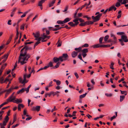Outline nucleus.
I'll use <instances>...</instances> for the list:
<instances>
[{
	"label": "nucleus",
	"instance_id": "nucleus-55",
	"mask_svg": "<svg viewBox=\"0 0 128 128\" xmlns=\"http://www.w3.org/2000/svg\"><path fill=\"white\" fill-rule=\"evenodd\" d=\"M40 43V42H39V41H37V42H36V43L34 45V48L35 46H37V45L38 44H39Z\"/></svg>",
	"mask_w": 128,
	"mask_h": 128
},
{
	"label": "nucleus",
	"instance_id": "nucleus-24",
	"mask_svg": "<svg viewBox=\"0 0 128 128\" xmlns=\"http://www.w3.org/2000/svg\"><path fill=\"white\" fill-rule=\"evenodd\" d=\"M44 0H41L39 1L38 4V6H42V4L44 2Z\"/></svg>",
	"mask_w": 128,
	"mask_h": 128
},
{
	"label": "nucleus",
	"instance_id": "nucleus-50",
	"mask_svg": "<svg viewBox=\"0 0 128 128\" xmlns=\"http://www.w3.org/2000/svg\"><path fill=\"white\" fill-rule=\"evenodd\" d=\"M115 6L116 7H118L120 6V2H118L116 3Z\"/></svg>",
	"mask_w": 128,
	"mask_h": 128
},
{
	"label": "nucleus",
	"instance_id": "nucleus-42",
	"mask_svg": "<svg viewBox=\"0 0 128 128\" xmlns=\"http://www.w3.org/2000/svg\"><path fill=\"white\" fill-rule=\"evenodd\" d=\"M117 34L118 35H121L124 34V33L123 32H117Z\"/></svg>",
	"mask_w": 128,
	"mask_h": 128
},
{
	"label": "nucleus",
	"instance_id": "nucleus-9",
	"mask_svg": "<svg viewBox=\"0 0 128 128\" xmlns=\"http://www.w3.org/2000/svg\"><path fill=\"white\" fill-rule=\"evenodd\" d=\"M121 38L124 40V41L125 42H128V39H127V38L126 36L122 35Z\"/></svg>",
	"mask_w": 128,
	"mask_h": 128
},
{
	"label": "nucleus",
	"instance_id": "nucleus-18",
	"mask_svg": "<svg viewBox=\"0 0 128 128\" xmlns=\"http://www.w3.org/2000/svg\"><path fill=\"white\" fill-rule=\"evenodd\" d=\"M53 81L56 82V84L58 86H59L61 84V82L59 80H56V79H54L53 80Z\"/></svg>",
	"mask_w": 128,
	"mask_h": 128
},
{
	"label": "nucleus",
	"instance_id": "nucleus-57",
	"mask_svg": "<svg viewBox=\"0 0 128 128\" xmlns=\"http://www.w3.org/2000/svg\"><path fill=\"white\" fill-rule=\"evenodd\" d=\"M78 17H81L82 16V13H78Z\"/></svg>",
	"mask_w": 128,
	"mask_h": 128
},
{
	"label": "nucleus",
	"instance_id": "nucleus-19",
	"mask_svg": "<svg viewBox=\"0 0 128 128\" xmlns=\"http://www.w3.org/2000/svg\"><path fill=\"white\" fill-rule=\"evenodd\" d=\"M74 50L76 51H77L76 52H77L78 53V52H80L82 50V48L81 47H80L78 48H75L74 49Z\"/></svg>",
	"mask_w": 128,
	"mask_h": 128
},
{
	"label": "nucleus",
	"instance_id": "nucleus-5",
	"mask_svg": "<svg viewBox=\"0 0 128 128\" xmlns=\"http://www.w3.org/2000/svg\"><path fill=\"white\" fill-rule=\"evenodd\" d=\"M92 18L93 20V22H95L99 21L100 18L97 15L95 17H94V16H92Z\"/></svg>",
	"mask_w": 128,
	"mask_h": 128
},
{
	"label": "nucleus",
	"instance_id": "nucleus-63",
	"mask_svg": "<svg viewBox=\"0 0 128 128\" xmlns=\"http://www.w3.org/2000/svg\"><path fill=\"white\" fill-rule=\"evenodd\" d=\"M0 126L1 128H5L4 127V126L3 125V124L2 123H0Z\"/></svg>",
	"mask_w": 128,
	"mask_h": 128
},
{
	"label": "nucleus",
	"instance_id": "nucleus-3",
	"mask_svg": "<svg viewBox=\"0 0 128 128\" xmlns=\"http://www.w3.org/2000/svg\"><path fill=\"white\" fill-rule=\"evenodd\" d=\"M32 49V48L29 47L28 46L26 45L24 46V47L21 49L20 51V52H23L22 51L24 50L25 49V52H26V51L27 50H31Z\"/></svg>",
	"mask_w": 128,
	"mask_h": 128
},
{
	"label": "nucleus",
	"instance_id": "nucleus-49",
	"mask_svg": "<svg viewBox=\"0 0 128 128\" xmlns=\"http://www.w3.org/2000/svg\"><path fill=\"white\" fill-rule=\"evenodd\" d=\"M89 46L88 44H85L82 46V47L87 48Z\"/></svg>",
	"mask_w": 128,
	"mask_h": 128
},
{
	"label": "nucleus",
	"instance_id": "nucleus-38",
	"mask_svg": "<svg viewBox=\"0 0 128 128\" xmlns=\"http://www.w3.org/2000/svg\"><path fill=\"white\" fill-rule=\"evenodd\" d=\"M114 64L113 62H112L111 64L110 65V68L112 69H114V68L113 67V65H114Z\"/></svg>",
	"mask_w": 128,
	"mask_h": 128
},
{
	"label": "nucleus",
	"instance_id": "nucleus-22",
	"mask_svg": "<svg viewBox=\"0 0 128 128\" xmlns=\"http://www.w3.org/2000/svg\"><path fill=\"white\" fill-rule=\"evenodd\" d=\"M13 89V88L12 87L10 88L8 90H6V93L7 94H8L11 92V91Z\"/></svg>",
	"mask_w": 128,
	"mask_h": 128
},
{
	"label": "nucleus",
	"instance_id": "nucleus-44",
	"mask_svg": "<svg viewBox=\"0 0 128 128\" xmlns=\"http://www.w3.org/2000/svg\"><path fill=\"white\" fill-rule=\"evenodd\" d=\"M109 36L108 35H107L105 36L104 38V40L105 42L107 41L109 38Z\"/></svg>",
	"mask_w": 128,
	"mask_h": 128
},
{
	"label": "nucleus",
	"instance_id": "nucleus-52",
	"mask_svg": "<svg viewBox=\"0 0 128 128\" xmlns=\"http://www.w3.org/2000/svg\"><path fill=\"white\" fill-rule=\"evenodd\" d=\"M86 25V24L85 23V22L84 23H80V24H79V25L80 26H85Z\"/></svg>",
	"mask_w": 128,
	"mask_h": 128
},
{
	"label": "nucleus",
	"instance_id": "nucleus-33",
	"mask_svg": "<svg viewBox=\"0 0 128 128\" xmlns=\"http://www.w3.org/2000/svg\"><path fill=\"white\" fill-rule=\"evenodd\" d=\"M42 36L44 37V39L46 38H48V39H49L50 37V36H47L46 35H45V34L44 33H43Z\"/></svg>",
	"mask_w": 128,
	"mask_h": 128
},
{
	"label": "nucleus",
	"instance_id": "nucleus-62",
	"mask_svg": "<svg viewBox=\"0 0 128 128\" xmlns=\"http://www.w3.org/2000/svg\"><path fill=\"white\" fill-rule=\"evenodd\" d=\"M68 9V6H66L65 8V9L63 11V12H65Z\"/></svg>",
	"mask_w": 128,
	"mask_h": 128
},
{
	"label": "nucleus",
	"instance_id": "nucleus-41",
	"mask_svg": "<svg viewBox=\"0 0 128 128\" xmlns=\"http://www.w3.org/2000/svg\"><path fill=\"white\" fill-rule=\"evenodd\" d=\"M19 32L17 31L16 34V37L14 39V42H15L16 40L18 39V37Z\"/></svg>",
	"mask_w": 128,
	"mask_h": 128
},
{
	"label": "nucleus",
	"instance_id": "nucleus-31",
	"mask_svg": "<svg viewBox=\"0 0 128 128\" xmlns=\"http://www.w3.org/2000/svg\"><path fill=\"white\" fill-rule=\"evenodd\" d=\"M57 47H58L60 46L62 44V42L60 41L59 40H58V42L57 43Z\"/></svg>",
	"mask_w": 128,
	"mask_h": 128
},
{
	"label": "nucleus",
	"instance_id": "nucleus-34",
	"mask_svg": "<svg viewBox=\"0 0 128 128\" xmlns=\"http://www.w3.org/2000/svg\"><path fill=\"white\" fill-rule=\"evenodd\" d=\"M125 97L124 96H120V101L122 102L124 99Z\"/></svg>",
	"mask_w": 128,
	"mask_h": 128
},
{
	"label": "nucleus",
	"instance_id": "nucleus-14",
	"mask_svg": "<svg viewBox=\"0 0 128 128\" xmlns=\"http://www.w3.org/2000/svg\"><path fill=\"white\" fill-rule=\"evenodd\" d=\"M10 53V51H8L6 54H5L3 56H2V58H6V59H7Z\"/></svg>",
	"mask_w": 128,
	"mask_h": 128
},
{
	"label": "nucleus",
	"instance_id": "nucleus-35",
	"mask_svg": "<svg viewBox=\"0 0 128 128\" xmlns=\"http://www.w3.org/2000/svg\"><path fill=\"white\" fill-rule=\"evenodd\" d=\"M7 65L6 64H4V65H3L2 66L0 70H2V71H3V69L5 68L6 66Z\"/></svg>",
	"mask_w": 128,
	"mask_h": 128
},
{
	"label": "nucleus",
	"instance_id": "nucleus-54",
	"mask_svg": "<svg viewBox=\"0 0 128 128\" xmlns=\"http://www.w3.org/2000/svg\"><path fill=\"white\" fill-rule=\"evenodd\" d=\"M103 38H100L99 39V42L100 44H102V41L103 40Z\"/></svg>",
	"mask_w": 128,
	"mask_h": 128
},
{
	"label": "nucleus",
	"instance_id": "nucleus-48",
	"mask_svg": "<svg viewBox=\"0 0 128 128\" xmlns=\"http://www.w3.org/2000/svg\"><path fill=\"white\" fill-rule=\"evenodd\" d=\"M105 94L106 96H107L108 97H111L112 95V94L111 93H110V94H107V93H106V94Z\"/></svg>",
	"mask_w": 128,
	"mask_h": 128
},
{
	"label": "nucleus",
	"instance_id": "nucleus-29",
	"mask_svg": "<svg viewBox=\"0 0 128 128\" xmlns=\"http://www.w3.org/2000/svg\"><path fill=\"white\" fill-rule=\"evenodd\" d=\"M57 23L59 24H62L64 23L63 21H62L61 20H58L57 22Z\"/></svg>",
	"mask_w": 128,
	"mask_h": 128
},
{
	"label": "nucleus",
	"instance_id": "nucleus-1",
	"mask_svg": "<svg viewBox=\"0 0 128 128\" xmlns=\"http://www.w3.org/2000/svg\"><path fill=\"white\" fill-rule=\"evenodd\" d=\"M27 52H20L18 62H20L22 65H23L27 62L28 59L30 57V55L29 54H26Z\"/></svg>",
	"mask_w": 128,
	"mask_h": 128
},
{
	"label": "nucleus",
	"instance_id": "nucleus-12",
	"mask_svg": "<svg viewBox=\"0 0 128 128\" xmlns=\"http://www.w3.org/2000/svg\"><path fill=\"white\" fill-rule=\"evenodd\" d=\"M13 102L17 103H21L22 102V100L21 99H18L16 98L15 100Z\"/></svg>",
	"mask_w": 128,
	"mask_h": 128
},
{
	"label": "nucleus",
	"instance_id": "nucleus-11",
	"mask_svg": "<svg viewBox=\"0 0 128 128\" xmlns=\"http://www.w3.org/2000/svg\"><path fill=\"white\" fill-rule=\"evenodd\" d=\"M78 54V53L77 52L75 51H74L72 52L71 53V55L72 57L73 58H75L77 55Z\"/></svg>",
	"mask_w": 128,
	"mask_h": 128
},
{
	"label": "nucleus",
	"instance_id": "nucleus-17",
	"mask_svg": "<svg viewBox=\"0 0 128 128\" xmlns=\"http://www.w3.org/2000/svg\"><path fill=\"white\" fill-rule=\"evenodd\" d=\"M25 91V89L24 88H22L21 90H18L17 92V94H18L19 93L22 94L23 92H24Z\"/></svg>",
	"mask_w": 128,
	"mask_h": 128
},
{
	"label": "nucleus",
	"instance_id": "nucleus-13",
	"mask_svg": "<svg viewBox=\"0 0 128 128\" xmlns=\"http://www.w3.org/2000/svg\"><path fill=\"white\" fill-rule=\"evenodd\" d=\"M114 9V11L116 10V8L114 6H112L110 7L108 9V11L109 12L112 10Z\"/></svg>",
	"mask_w": 128,
	"mask_h": 128
},
{
	"label": "nucleus",
	"instance_id": "nucleus-15",
	"mask_svg": "<svg viewBox=\"0 0 128 128\" xmlns=\"http://www.w3.org/2000/svg\"><path fill=\"white\" fill-rule=\"evenodd\" d=\"M71 18H65L63 20L64 23L65 24L70 21L71 20Z\"/></svg>",
	"mask_w": 128,
	"mask_h": 128
},
{
	"label": "nucleus",
	"instance_id": "nucleus-8",
	"mask_svg": "<svg viewBox=\"0 0 128 128\" xmlns=\"http://www.w3.org/2000/svg\"><path fill=\"white\" fill-rule=\"evenodd\" d=\"M15 98L16 96H10L7 99L9 102H13L15 100Z\"/></svg>",
	"mask_w": 128,
	"mask_h": 128
},
{
	"label": "nucleus",
	"instance_id": "nucleus-23",
	"mask_svg": "<svg viewBox=\"0 0 128 128\" xmlns=\"http://www.w3.org/2000/svg\"><path fill=\"white\" fill-rule=\"evenodd\" d=\"M53 28L52 27H49L48 28L49 30H52L53 31H56L59 30L58 28H56L54 29H52V28Z\"/></svg>",
	"mask_w": 128,
	"mask_h": 128
},
{
	"label": "nucleus",
	"instance_id": "nucleus-4",
	"mask_svg": "<svg viewBox=\"0 0 128 128\" xmlns=\"http://www.w3.org/2000/svg\"><path fill=\"white\" fill-rule=\"evenodd\" d=\"M62 57V58L64 60H65L67 59L68 57V56L67 54H63L62 56H60Z\"/></svg>",
	"mask_w": 128,
	"mask_h": 128
},
{
	"label": "nucleus",
	"instance_id": "nucleus-28",
	"mask_svg": "<svg viewBox=\"0 0 128 128\" xmlns=\"http://www.w3.org/2000/svg\"><path fill=\"white\" fill-rule=\"evenodd\" d=\"M100 44H95L93 46V47L94 48H100Z\"/></svg>",
	"mask_w": 128,
	"mask_h": 128
},
{
	"label": "nucleus",
	"instance_id": "nucleus-25",
	"mask_svg": "<svg viewBox=\"0 0 128 128\" xmlns=\"http://www.w3.org/2000/svg\"><path fill=\"white\" fill-rule=\"evenodd\" d=\"M93 22L90 21H88L85 22L86 24L89 25L90 24H92L94 23Z\"/></svg>",
	"mask_w": 128,
	"mask_h": 128
},
{
	"label": "nucleus",
	"instance_id": "nucleus-7",
	"mask_svg": "<svg viewBox=\"0 0 128 128\" xmlns=\"http://www.w3.org/2000/svg\"><path fill=\"white\" fill-rule=\"evenodd\" d=\"M73 22H70L68 23V24L70 25V26L72 27H74L76 26L78 24V22H74V23Z\"/></svg>",
	"mask_w": 128,
	"mask_h": 128
},
{
	"label": "nucleus",
	"instance_id": "nucleus-47",
	"mask_svg": "<svg viewBox=\"0 0 128 128\" xmlns=\"http://www.w3.org/2000/svg\"><path fill=\"white\" fill-rule=\"evenodd\" d=\"M9 120V118L8 116H6L4 119V121H6V122H8Z\"/></svg>",
	"mask_w": 128,
	"mask_h": 128
},
{
	"label": "nucleus",
	"instance_id": "nucleus-39",
	"mask_svg": "<svg viewBox=\"0 0 128 128\" xmlns=\"http://www.w3.org/2000/svg\"><path fill=\"white\" fill-rule=\"evenodd\" d=\"M60 62H58L57 63L56 65L54 66V67L55 68H58L59 66V65H60Z\"/></svg>",
	"mask_w": 128,
	"mask_h": 128
},
{
	"label": "nucleus",
	"instance_id": "nucleus-40",
	"mask_svg": "<svg viewBox=\"0 0 128 128\" xmlns=\"http://www.w3.org/2000/svg\"><path fill=\"white\" fill-rule=\"evenodd\" d=\"M48 65L49 67H51L52 66H53L52 62H50L48 64Z\"/></svg>",
	"mask_w": 128,
	"mask_h": 128
},
{
	"label": "nucleus",
	"instance_id": "nucleus-27",
	"mask_svg": "<svg viewBox=\"0 0 128 128\" xmlns=\"http://www.w3.org/2000/svg\"><path fill=\"white\" fill-rule=\"evenodd\" d=\"M26 75H24V79L22 81V84H24L27 82H28L27 81H26Z\"/></svg>",
	"mask_w": 128,
	"mask_h": 128
},
{
	"label": "nucleus",
	"instance_id": "nucleus-20",
	"mask_svg": "<svg viewBox=\"0 0 128 128\" xmlns=\"http://www.w3.org/2000/svg\"><path fill=\"white\" fill-rule=\"evenodd\" d=\"M24 107V106L22 104H18V110L20 111L21 110V107L23 108Z\"/></svg>",
	"mask_w": 128,
	"mask_h": 128
},
{
	"label": "nucleus",
	"instance_id": "nucleus-43",
	"mask_svg": "<svg viewBox=\"0 0 128 128\" xmlns=\"http://www.w3.org/2000/svg\"><path fill=\"white\" fill-rule=\"evenodd\" d=\"M78 58L81 60H82L83 62H84V61L82 59V55L81 54H78Z\"/></svg>",
	"mask_w": 128,
	"mask_h": 128
},
{
	"label": "nucleus",
	"instance_id": "nucleus-32",
	"mask_svg": "<svg viewBox=\"0 0 128 128\" xmlns=\"http://www.w3.org/2000/svg\"><path fill=\"white\" fill-rule=\"evenodd\" d=\"M4 78L3 76L0 77V82L1 84H2L4 82Z\"/></svg>",
	"mask_w": 128,
	"mask_h": 128
},
{
	"label": "nucleus",
	"instance_id": "nucleus-59",
	"mask_svg": "<svg viewBox=\"0 0 128 128\" xmlns=\"http://www.w3.org/2000/svg\"><path fill=\"white\" fill-rule=\"evenodd\" d=\"M74 75L77 78H78L79 77V76L78 74L76 72L74 73Z\"/></svg>",
	"mask_w": 128,
	"mask_h": 128
},
{
	"label": "nucleus",
	"instance_id": "nucleus-64",
	"mask_svg": "<svg viewBox=\"0 0 128 128\" xmlns=\"http://www.w3.org/2000/svg\"><path fill=\"white\" fill-rule=\"evenodd\" d=\"M32 118V117H31L30 116L29 117H28L26 118V120H28L31 119Z\"/></svg>",
	"mask_w": 128,
	"mask_h": 128
},
{
	"label": "nucleus",
	"instance_id": "nucleus-45",
	"mask_svg": "<svg viewBox=\"0 0 128 128\" xmlns=\"http://www.w3.org/2000/svg\"><path fill=\"white\" fill-rule=\"evenodd\" d=\"M25 25V24H23L20 26V29L21 30H24V26Z\"/></svg>",
	"mask_w": 128,
	"mask_h": 128
},
{
	"label": "nucleus",
	"instance_id": "nucleus-53",
	"mask_svg": "<svg viewBox=\"0 0 128 128\" xmlns=\"http://www.w3.org/2000/svg\"><path fill=\"white\" fill-rule=\"evenodd\" d=\"M52 83V81L50 82L48 84V86L49 87L52 86H53Z\"/></svg>",
	"mask_w": 128,
	"mask_h": 128
},
{
	"label": "nucleus",
	"instance_id": "nucleus-30",
	"mask_svg": "<svg viewBox=\"0 0 128 128\" xmlns=\"http://www.w3.org/2000/svg\"><path fill=\"white\" fill-rule=\"evenodd\" d=\"M16 114H15L14 116V119L12 124H13L14 122L16 120Z\"/></svg>",
	"mask_w": 128,
	"mask_h": 128
},
{
	"label": "nucleus",
	"instance_id": "nucleus-56",
	"mask_svg": "<svg viewBox=\"0 0 128 128\" xmlns=\"http://www.w3.org/2000/svg\"><path fill=\"white\" fill-rule=\"evenodd\" d=\"M82 56L84 58H85L87 55V54L86 53H82Z\"/></svg>",
	"mask_w": 128,
	"mask_h": 128
},
{
	"label": "nucleus",
	"instance_id": "nucleus-21",
	"mask_svg": "<svg viewBox=\"0 0 128 128\" xmlns=\"http://www.w3.org/2000/svg\"><path fill=\"white\" fill-rule=\"evenodd\" d=\"M42 37H38V38H36L35 39V40H38V41H39V42H40V41L41 40H44V38L42 36Z\"/></svg>",
	"mask_w": 128,
	"mask_h": 128
},
{
	"label": "nucleus",
	"instance_id": "nucleus-16",
	"mask_svg": "<svg viewBox=\"0 0 128 128\" xmlns=\"http://www.w3.org/2000/svg\"><path fill=\"white\" fill-rule=\"evenodd\" d=\"M56 1V0H52V2H50L49 4V7H50L53 6L55 3Z\"/></svg>",
	"mask_w": 128,
	"mask_h": 128
},
{
	"label": "nucleus",
	"instance_id": "nucleus-58",
	"mask_svg": "<svg viewBox=\"0 0 128 128\" xmlns=\"http://www.w3.org/2000/svg\"><path fill=\"white\" fill-rule=\"evenodd\" d=\"M33 43V42H26L24 43L26 45L27 44H30L32 43Z\"/></svg>",
	"mask_w": 128,
	"mask_h": 128
},
{
	"label": "nucleus",
	"instance_id": "nucleus-10",
	"mask_svg": "<svg viewBox=\"0 0 128 128\" xmlns=\"http://www.w3.org/2000/svg\"><path fill=\"white\" fill-rule=\"evenodd\" d=\"M33 34L35 38H38L40 36V34L39 32H38L35 33H33Z\"/></svg>",
	"mask_w": 128,
	"mask_h": 128
},
{
	"label": "nucleus",
	"instance_id": "nucleus-2",
	"mask_svg": "<svg viewBox=\"0 0 128 128\" xmlns=\"http://www.w3.org/2000/svg\"><path fill=\"white\" fill-rule=\"evenodd\" d=\"M61 58L62 57H60V56L58 58L54 57L53 58V61L55 63L58 62L59 61L62 62H63V60H62Z\"/></svg>",
	"mask_w": 128,
	"mask_h": 128
},
{
	"label": "nucleus",
	"instance_id": "nucleus-60",
	"mask_svg": "<svg viewBox=\"0 0 128 128\" xmlns=\"http://www.w3.org/2000/svg\"><path fill=\"white\" fill-rule=\"evenodd\" d=\"M8 24L9 25H10L12 24L11 20H10L8 21Z\"/></svg>",
	"mask_w": 128,
	"mask_h": 128
},
{
	"label": "nucleus",
	"instance_id": "nucleus-51",
	"mask_svg": "<svg viewBox=\"0 0 128 128\" xmlns=\"http://www.w3.org/2000/svg\"><path fill=\"white\" fill-rule=\"evenodd\" d=\"M28 12H25L20 17L21 18H22L23 17H25L26 16V14L28 13Z\"/></svg>",
	"mask_w": 128,
	"mask_h": 128
},
{
	"label": "nucleus",
	"instance_id": "nucleus-36",
	"mask_svg": "<svg viewBox=\"0 0 128 128\" xmlns=\"http://www.w3.org/2000/svg\"><path fill=\"white\" fill-rule=\"evenodd\" d=\"M87 94V93H86L84 94L80 95V98L81 99V98H83L84 97L86 96V95Z\"/></svg>",
	"mask_w": 128,
	"mask_h": 128
},
{
	"label": "nucleus",
	"instance_id": "nucleus-26",
	"mask_svg": "<svg viewBox=\"0 0 128 128\" xmlns=\"http://www.w3.org/2000/svg\"><path fill=\"white\" fill-rule=\"evenodd\" d=\"M88 52V50L86 48L82 50V53H86Z\"/></svg>",
	"mask_w": 128,
	"mask_h": 128
},
{
	"label": "nucleus",
	"instance_id": "nucleus-46",
	"mask_svg": "<svg viewBox=\"0 0 128 128\" xmlns=\"http://www.w3.org/2000/svg\"><path fill=\"white\" fill-rule=\"evenodd\" d=\"M36 110L37 111H39L40 110V106H38L36 107Z\"/></svg>",
	"mask_w": 128,
	"mask_h": 128
},
{
	"label": "nucleus",
	"instance_id": "nucleus-61",
	"mask_svg": "<svg viewBox=\"0 0 128 128\" xmlns=\"http://www.w3.org/2000/svg\"><path fill=\"white\" fill-rule=\"evenodd\" d=\"M116 117L114 115V116L110 118V120L112 121Z\"/></svg>",
	"mask_w": 128,
	"mask_h": 128
},
{
	"label": "nucleus",
	"instance_id": "nucleus-37",
	"mask_svg": "<svg viewBox=\"0 0 128 128\" xmlns=\"http://www.w3.org/2000/svg\"><path fill=\"white\" fill-rule=\"evenodd\" d=\"M79 9V8L77 9V10L75 12L74 14V18H77V17L76 16V15H77V13L78 12V10Z\"/></svg>",
	"mask_w": 128,
	"mask_h": 128
},
{
	"label": "nucleus",
	"instance_id": "nucleus-6",
	"mask_svg": "<svg viewBox=\"0 0 128 128\" xmlns=\"http://www.w3.org/2000/svg\"><path fill=\"white\" fill-rule=\"evenodd\" d=\"M79 20L80 22H84V20L82 18H75L73 20V21L74 22H78V24H79L78 21Z\"/></svg>",
	"mask_w": 128,
	"mask_h": 128
}]
</instances>
